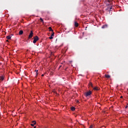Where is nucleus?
I'll return each instance as SVG.
<instances>
[{
	"label": "nucleus",
	"instance_id": "9d476101",
	"mask_svg": "<svg viewBox=\"0 0 128 128\" xmlns=\"http://www.w3.org/2000/svg\"><path fill=\"white\" fill-rule=\"evenodd\" d=\"M22 34H24V32L22 30H21L19 32V34L22 35Z\"/></svg>",
	"mask_w": 128,
	"mask_h": 128
},
{
	"label": "nucleus",
	"instance_id": "f3484780",
	"mask_svg": "<svg viewBox=\"0 0 128 128\" xmlns=\"http://www.w3.org/2000/svg\"><path fill=\"white\" fill-rule=\"evenodd\" d=\"M44 74H42V76H44Z\"/></svg>",
	"mask_w": 128,
	"mask_h": 128
},
{
	"label": "nucleus",
	"instance_id": "ddd939ff",
	"mask_svg": "<svg viewBox=\"0 0 128 128\" xmlns=\"http://www.w3.org/2000/svg\"><path fill=\"white\" fill-rule=\"evenodd\" d=\"M40 20L42 22H44V20H42V18H40Z\"/></svg>",
	"mask_w": 128,
	"mask_h": 128
},
{
	"label": "nucleus",
	"instance_id": "4468645a",
	"mask_svg": "<svg viewBox=\"0 0 128 128\" xmlns=\"http://www.w3.org/2000/svg\"><path fill=\"white\" fill-rule=\"evenodd\" d=\"M35 72H36V76H38V70H36Z\"/></svg>",
	"mask_w": 128,
	"mask_h": 128
},
{
	"label": "nucleus",
	"instance_id": "aec40b11",
	"mask_svg": "<svg viewBox=\"0 0 128 128\" xmlns=\"http://www.w3.org/2000/svg\"><path fill=\"white\" fill-rule=\"evenodd\" d=\"M6 42H8V40H7Z\"/></svg>",
	"mask_w": 128,
	"mask_h": 128
},
{
	"label": "nucleus",
	"instance_id": "6e6552de",
	"mask_svg": "<svg viewBox=\"0 0 128 128\" xmlns=\"http://www.w3.org/2000/svg\"><path fill=\"white\" fill-rule=\"evenodd\" d=\"M11 38H12V36H6L7 40H10Z\"/></svg>",
	"mask_w": 128,
	"mask_h": 128
},
{
	"label": "nucleus",
	"instance_id": "a211bd4d",
	"mask_svg": "<svg viewBox=\"0 0 128 128\" xmlns=\"http://www.w3.org/2000/svg\"><path fill=\"white\" fill-rule=\"evenodd\" d=\"M61 67H62V66H60L59 67V68H60Z\"/></svg>",
	"mask_w": 128,
	"mask_h": 128
},
{
	"label": "nucleus",
	"instance_id": "f8f14e48",
	"mask_svg": "<svg viewBox=\"0 0 128 128\" xmlns=\"http://www.w3.org/2000/svg\"><path fill=\"white\" fill-rule=\"evenodd\" d=\"M4 76H0V80H4Z\"/></svg>",
	"mask_w": 128,
	"mask_h": 128
},
{
	"label": "nucleus",
	"instance_id": "20e7f679",
	"mask_svg": "<svg viewBox=\"0 0 128 128\" xmlns=\"http://www.w3.org/2000/svg\"><path fill=\"white\" fill-rule=\"evenodd\" d=\"M54 32H52V34H51V36L50 37H49L50 40H52V38H54Z\"/></svg>",
	"mask_w": 128,
	"mask_h": 128
},
{
	"label": "nucleus",
	"instance_id": "f03ea898",
	"mask_svg": "<svg viewBox=\"0 0 128 128\" xmlns=\"http://www.w3.org/2000/svg\"><path fill=\"white\" fill-rule=\"evenodd\" d=\"M34 34V32L32 31H30V34H29L28 38H32V36Z\"/></svg>",
	"mask_w": 128,
	"mask_h": 128
},
{
	"label": "nucleus",
	"instance_id": "9b49d317",
	"mask_svg": "<svg viewBox=\"0 0 128 128\" xmlns=\"http://www.w3.org/2000/svg\"><path fill=\"white\" fill-rule=\"evenodd\" d=\"M76 110V108H74V107H73V106H72V107H71V110Z\"/></svg>",
	"mask_w": 128,
	"mask_h": 128
},
{
	"label": "nucleus",
	"instance_id": "412c9836",
	"mask_svg": "<svg viewBox=\"0 0 128 128\" xmlns=\"http://www.w3.org/2000/svg\"><path fill=\"white\" fill-rule=\"evenodd\" d=\"M77 102H78V101H77Z\"/></svg>",
	"mask_w": 128,
	"mask_h": 128
},
{
	"label": "nucleus",
	"instance_id": "7ed1b4c3",
	"mask_svg": "<svg viewBox=\"0 0 128 128\" xmlns=\"http://www.w3.org/2000/svg\"><path fill=\"white\" fill-rule=\"evenodd\" d=\"M90 94H92V92L90 91H89L86 92V96H90Z\"/></svg>",
	"mask_w": 128,
	"mask_h": 128
},
{
	"label": "nucleus",
	"instance_id": "f257e3e1",
	"mask_svg": "<svg viewBox=\"0 0 128 128\" xmlns=\"http://www.w3.org/2000/svg\"><path fill=\"white\" fill-rule=\"evenodd\" d=\"M37 40H38V36H35L34 38L33 43L36 44V42Z\"/></svg>",
	"mask_w": 128,
	"mask_h": 128
},
{
	"label": "nucleus",
	"instance_id": "1a4fd4ad",
	"mask_svg": "<svg viewBox=\"0 0 128 128\" xmlns=\"http://www.w3.org/2000/svg\"><path fill=\"white\" fill-rule=\"evenodd\" d=\"M89 86H92V88H94V85H92V84L90 82L89 83Z\"/></svg>",
	"mask_w": 128,
	"mask_h": 128
},
{
	"label": "nucleus",
	"instance_id": "6ab92c4d",
	"mask_svg": "<svg viewBox=\"0 0 128 128\" xmlns=\"http://www.w3.org/2000/svg\"><path fill=\"white\" fill-rule=\"evenodd\" d=\"M36 128V126H34V128Z\"/></svg>",
	"mask_w": 128,
	"mask_h": 128
},
{
	"label": "nucleus",
	"instance_id": "0eeeda50",
	"mask_svg": "<svg viewBox=\"0 0 128 128\" xmlns=\"http://www.w3.org/2000/svg\"><path fill=\"white\" fill-rule=\"evenodd\" d=\"M48 30L50 32H54V30H52V27H49Z\"/></svg>",
	"mask_w": 128,
	"mask_h": 128
},
{
	"label": "nucleus",
	"instance_id": "dca6fc26",
	"mask_svg": "<svg viewBox=\"0 0 128 128\" xmlns=\"http://www.w3.org/2000/svg\"><path fill=\"white\" fill-rule=\"evenodd\" d=\"M94 90H96V87L94 88Z\"/></svg>",
	"mask_w": 128,
	"mask_h": 128
},
{
	"label": "nucleus",
	"instance_id": "39448f33",
	"mask_svg": "<svg viewBox=\"0 0 128 128\" xmlns=\"http://www.w3.org/2000/svg\"><path fill=\"white\" fill-rule=\"evenodd\" d=\"M32 124H30V126H34V124H36V121H32Z\"/></svg>",
	"mask_w": 128,
	"mask_h": 128
},
{
	"label": "nucleus",
	"instance_id": "2eb2a0df",
	"mask_svg": "<svg viewBox=\"0 0 128 128\" xmlns=\"http://www.w3.org/2000/svg\"><path fill=\"white\" fill-rule=\"evenodd\" d=\"M94 128V125H92V126L90 127V128Z\"/></svg>",
	"mask_w": 128,
	"mask_h": 128
},
{
	"label": "nucleus",
	"instance_id": "423d86ee",
	"mask_svg": "<svg viewBox=\"0 0 128 128\" xmlns=\"http://www.w3.org/2000/svg\"><path fill=\"white\" fill-rule=\"evenodd\" d=\"M74 26L78 28V22H74Z\"/></svg>",
	"mask_w": 128,
	"mask_h": 128
}]
</instances>
